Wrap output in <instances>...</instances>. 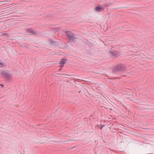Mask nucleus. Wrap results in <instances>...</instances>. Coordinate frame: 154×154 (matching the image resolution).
Returning <instances> with one entry per match:
<instances>
[{"instance_id": "f257e3e1", "label": "nucleus", "mask_w": 154, "mask_h": 154, "mask_svg": "<svg viewBox=\"0 0 154 154\" xmlns=\"http://www.w3.org/2000/svg\"><path fill=\"white\" fill-rule=\"evenodd\" d=\"M126 68L125 65L119 64L114 67L113 68V72L116 74L118 72L125 71Z\"/></svg>"}, {"instance_id": "f03ea898", "label": "nucleus", "mask_w": 154, "mask_h": 154, "mask_svg": "<svg viewBox=\"0 0 154 154\" xmlns=\"http://www.w3.org/2000/svg\"><path fill=\"white\" fill-rule=\"evenodd\" d=\"M26 31L27 32L29 33V35H35L37 33L35 31L31 28L27 29Z\"/></svg>"}, {"instance_id": "7ed1b4c3", "label": "nucleus", "mask_w": 154, "mask_h": 154, "mask_svg": "<svg viewBox=\"0 0 154 154\" xmlns=\"http://www.w3.org/2000/svg\"><path fill=\"white\" fill-rule=\"evenodd\" d=\"M1 74L5 76V77L7 78H9L10 77V75L6 71H3L1 73Z\"/></svg>"}, {"instance_id": "20e7f679", "label": "nucleus", "mask_w": 154, "mask_h": 154, "mask_svg": "<svg viewBox=\"0 0 154 154\" xmlns=\"http://www.w3.org/2000/svg\"><path fill=\"white\" fill-rule=\"evenodd\" d=\"M110 53L112 56H113L115 57H117V52L116 51H110Z\"/></svg>"}, {"instance_id": "39448f33", "label": "nucleus", "mask_w": 154, "mask_h": 154, "mask_svg": "<svg viewBox=\"0 0 154 154\" xmlns=\"http://www.w3.org/2000/svg\"><path fill=\"white\" fill-rule=\"evenodd\" d=\"M104 9L102 7H101L99 6L97 7L96 8V10L97 12H100L102 10H103Z\"/></svg>"}, {"instance_id": "423d86ee", "label": "nucleus", "mask_w": 154, "mask_h": 154, "mask_svg": "<svg viewBox=\"0 0 154 154\" xmlns=\"http://www.w3.org/2000/svg\"><path fill=\"white\" fill-rule=\"evenodd\" d=\"M71 32L70 31H67L66 32V34L67 37H69L71 35Z\"/></svg>"}, {"instance_id": "0eeeda50", "label": "nucleus", "mask_w": 154, "mask_h": 154, "mask_svg": "<svg viewBox=\"0 0 154 154\" xmlns=\"http://www.w3.org/2000/svg\"><path fill=\"white\" fill-rule=\"evenodd\" d=\"M65 60L64 58L62 59L60 62V64H64L65 63Z\"/></svg>"}, {"instance_id": "6e6552de", "label": "nucleus", "mask_w": 154, "mask_h": 154, "mask_svg": "<svg viewBox=\"0 0 154 154\" xmlns=\"http://www.w3.org/2000/svg\"><path fill=\"white\" fill-rule=\"evenodd\" d=\"M69 39L70 40H73L74 38V36L73 35H71L69 37Z\"/></svg>"}, {"instance_id": "1a4fd4ad", "label": "nucleus", "mask_w": 154, "mask_h": 154, "mask_svg": "<svg viewBox=\"0 0 154 154\" xmlns=\"http://www.w3.org/2000/svg\"><path fill=\"white\" fill-rule=\"evenodd\" d=\"M5 66V64L2 63L0 62V68L4 67Z\"/></svg>"}, {"instance_id": "9d476101", "label": "nucleus", "mask_w": 154, "mask_h": 154, "mask_svg": "<svg viewBox=\"0 0 154 154\" xmlns=\"http://www.w3.org/2000/svg\"><path fill=\"white\" fill-rule=\"evenodd\" d=\"M105 126L104 125H103L102 124H101L100 125V129H102L103 127Z\"/></svg>"}, {"instance_id": "9b49d317", "label": "nucleus", "mask_w": 154, "mask_h": 154, "mask_svg": "<svg viewBox=\"0 0 154 154\" xmlns=\"http://www.w3.org/2000/svg\"><path fill=\"white\" fill-rule=\"evenodd\" d=\"M51 43L54 44V43L56 42H55L53 40H51Z\"/></svg>"}, {"instance_id": "f8f14e48", "label": "nucleus", "mask_w": 154, "mask_h": 154, "mask_svg": "<svg viewBox=\"0 0 154 154\" xmlns=\"http://www.w3.org/2000/svg\"><path fill=\"white\" fill-rule=\"evenodd\" d=\"M0 85H1V86H2V87L4 86V85H3V84H0Z\"/></svg>"}]
</instances>
